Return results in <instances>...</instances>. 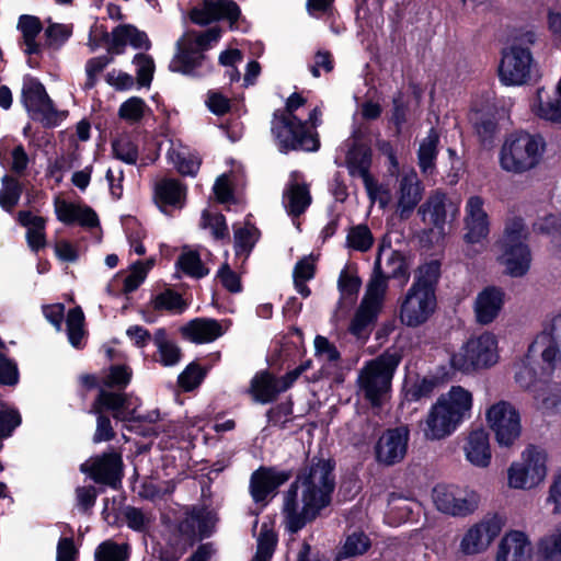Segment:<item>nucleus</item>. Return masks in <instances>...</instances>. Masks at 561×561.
Masks as SVG:
<instances>
[{"mask_svg": "<svg viewBox=\"0 0 561 561\" xmlns=\"http://www.w3.org/2000/svg\"><path fill=\"white\" fill-rule=\"evenodd\" d=\"M334 488V463L330 459L312 458L285 494L286 529L295 534L314 520L330 505Z\"/></svg>", "mask_w": 561, "mask_h": 561, "instance_id": "1", "label": "nucleus"}, {"mask_svg": "<svg viewBox=\"0 0 561 561\" xmlns=\"http://www.w3.org/2000/svg\"><path fill=\"white\" fill-rule=\"evenodd\" d=\"M472 393L461 386H453L431 407L424 420L423 434L428 440H440L471 416Z\"/></svg>", "mask_w": 561, "mask_h": 561, "instance_id": "2", "label": "nucleus"}, {"mask_svg": "<svg viewBox=\"0 0 561 561\" xmlns=\"http://www.w3.org/2000/svg\"><path fill=\"white\" fill-rule=\"evenodd\" d=\"M402 359L398 350H388L367 362L357 376V393L373 407H381L391 389L393 374Z\"/></svg>", "mask_w": 561, "mask_h": 561, "instance_id": "3", "label": "nucleus"}, {"mask_svg": "<svg viewBox=\"0 0 561 561\" xmlns=\"http://www.w3.org/2000/svg\"><path fill=\"white\" fill-rule=\"evenodd\" d=\"M528 230L522 218H512L506 222L502 239L497 242L499 263L504 272L512 277L524 276L531 262V254L526 239Z\"/></svg>", "mask_w": 561, "mask_h": 561, "instance_id": "4", "label": "nucleus"}, {"mask_svg": "<svg viewBox=\"0 0 561 561\" xmlns=\"http://www.w3.org/2000/svg\"><path fill=\"white\" fill-rule=\"evenodd\" d=\"M546 144L540 136L530 134L511 135L500 150L501 168L514 174L527 172L538 165Z\"/></svg>", "mask_w": 561, "mask_h": 561, "instance_id": "5", "label": "nucleus"}, {"mask_svg": "<svg viewBox=\"0 0 561 561\" xmlns=\"http://www.w3.org/2000/svg\"><path fill=\"white\" fill-rule=\"evenodd\" d=\"M548 455L545 449L529 445L518 461H513L507 469V485L514 490H533L539 486L548 473Z\"/></svg>", "mask_w": 561, "mask_h": 561, "instance_id": "6", "label": "nucleus"}, {"mask_svg": "<svg viewBox=\"0 0 561 561\" xmlns=\"http://www.w3.org/2000/svg\"><path fill=\"white\" fill-rule=\"evenodd\" d=\"M499 360L496 336L484 332L469 339L458 352L450 357V365L461 373H471L478 369L489 368Z\"/></svg>", "mask_w": 561, "mask_h": 561, "instance_id": "7", "label": "nucleus"}, {"mask_svg": "<svg viewBox=\"0 0 561 561\" xmlns=\"http://www.w3.org/2000/svg\"><path fill=\"white\" fill-rule=\"evenodd\" d=\"M219 27L205 32H186L176 43V55L170 62V69L175 72L190 73L204 59V51L209 49L220 38Z\"/></svg>", "mask_w": 561, "mask_h": 561, "instance_id": "8", "label": "nucleus"}, {"mask_svg": "<svg viewBox=\"0 0 561 561\" xmlns=\"http://www.w3.org/2000/svg\"><path fill=\"white\" fill-rule=\"evenodd\" d=\"M272 134L282 151L298 149L316 151L320 145L317 135L295 115L274 113Z\"/></svg>", "mask_w": 561, "mask_h": 561, "instance_id": "9", "label": "nucleus"}, {"mask_svg": "<svg viewBox=\"0 0 561 561\" xmlns=\"http://www.w3.org/2000/svg\"><path fill=\"white\" fill-rule=\"evenodd\" d=\"M485 421L496 444L511 448L522 435V417L517 408L505 400L494 402L485 410Z\"/></svg>", "mask_w": 561, "mask_h": 561, "instance_id": "10", "label": "nucleus"}, {"mask_svg": "<svg viewBox=\"0 0 561 561\" xmlns=\"http://www.w3.org/2000/svg\"><path fill=\"white\" fill-rule=\"evenodd\" d=\"M434 506L442 514L465 518L480 505V495L474 490L454 484H437L432 490Z\"/></svg>", "mask_w": 561, "mask_h": 561, "instance_id": "11", "label": "nucleus"}, {"mask_svg": "<svg viewBox=\"0 0 561 561\" xmlns=\"http://www.w3.org/2000/svg\"><path fill=\"white\" fill-rule=\"evenodd\" d=\"M505 519L499 514H489L472 524L462 535L459 551L465 556L484 553L501 534Z\"/></svg>", "mask_w": 561, "mask_h": 561, "instance_id": "12", "label": "nucleus"}, {"mask_svg": "<svg viewBox=\"0 0 561 561\" xmlns=\"http://www.w3.org/2000/svg\"><path fill=\"white\" fill-rule=\"evenodd\" d=\"M387 290L388 279L374 272L366 285V293L350 327V331L354 335L362 336L365 329L376 319L382 307Z\"/></svg>", "mask_w": 561, "mask_h": 561, "instance_id": "13", "label": "nucleus"}, {"mask_svg": "<svg viewBox=\"0 0 561 561\" xmlns=\"http://www.w3.org/2000/svg\"><path fill=\"white\" fill-rule=\"evenodd\" d=\"M530 353H539L542 370H561V312L545 322L541 332L530 345Z\"/></svg>", "mask_w": 561, "mask_h": 561, "instance_id": "14", "label": "nucleus"}, {"mask_svg": "<svg viewBox=\"0 0 561 561\" xmlns=\"http://www.w3.org/2000/svg\"><path fill=\"white\" fill-rule=\"evenodd\" d=\"M435 309V294L410 287L400 305V321L407 327L416 328L425 323Z\"/></svg>", "mask_w": 561, "mask_h": 561, "instance_id": "15", "label": "nucleus"}, {"mask_svg": "<svg viewBox=\"0 0 561 561\" xmlns=\"http://www.w3.org/2000/svg\"><path fill=\"white\" fill-rule=\"evenodd\" d=\"M533 57L528 48L513 45L503 51L499 67L500 80L505 85H522L530 78Z\"/></svg>", "mask_w": 561, "mask_h": 561, "instance_id": "16", "label": "nucleus"}, {"mask_svg": "<svg viewBox=\"0 0 561 561\" xmlns=\"http://www.w3.org/2000/svg\"><path fill=\"white\" fill-rule=\"evenodd\" d=\"M422 183L413 169L403 170L397 176L394 185L396 213L400 219L411 217L423 198Z\"/></svg>", "mask_w": 561, "mask_h": 561, "instance_id": "17", "label": "nucleus"}, {"mask_svg": "<svg viewBox=\"0 0 561 561\" xmlns=\"http://www.w3.org/2000/svg\"><path fill=\"white\" fill-rule=\"evenodd\" d=\"M22 98L26 110L34 119L46 125H54L57 122V111L41 82L34 79L25 80Z\"/></svg>", "mask_w": 561, "mask_h": 561, "instance_id": "18", "label": "nucleus"}, {"mask_svg": "<svg viewBox=\"0 0 561 561\" xmlns=\"http://www.w3.org/2000/svg\"><path fill=\"white\" fill-rule=\"evenodd\" d=\"M409 430L397 427L388 430L376 445V458L380 463L391 466L400 462L408 449Z\"/></svg>", "mask_w": 561, "mask_h": 561, "instance_id": "19", "label": "nucleus"}, {"mask_svg": "<svg viewBox=\"0 0 561 561\" xmlns=\"http://www.w3.org/2000/svg\"><path fill=\"white\" fill-rule=\"evenodd\" d=\"M465 239L469 243H478L489 234V217L484 209V201L478 195L468 198L465 206Z\"/></svg>", "mask_w": 561, "mask_h": 561, "instance_id": "20", "label": "nucleus"}, {"mask_svg": "<svg viewBox=\"0 0 561 561\" xmlns=\"http://www.w3.org/2000/svg\"><path fill=\"white\" fill-rule=\"evenodd\" d=\"M137 404L127 394L114 393L101 389L92 404L91 412L100 414L104 410L112 412L117 421L129 422L136 420Z\"/></svg>", "mask_w": 561, "mask_h": 561, "instance_id": "21", "label": "nucleus"}, {"mask_svg": "<svg viewBox=\"0 0 561 561\" xmlns=\"http://www.w3.org/2000/svg\"><path fill=\"white\" fill-rule=\"evenodd\" d=\"M466 460L473 467L488 468L492 460V449L488 432L482 428L470 430L461 446Z\"/></svg>", "mask_w": 561, "mask_h": 561, "instance_id": "22", "label": "nucleus"}, {"mask_svg": "<svg viewBox=\"0 0 561 561\" xmlns=\"http://www.w3.org/2000/svg\"><path fill=\"white\" fill-rule=\"evenodd\" d=\"M374 272L390 278H402L403 283L409 279V264L401 252L393 250L390 243L382 242L378 249V254L374 265Z\"/></svg>", "mask_w": 561, "mask_h": 561, "instance_id": "23", "label": "nucleus"}, {"mask_svg": "<svg viewBox=\"0 0 561 561\" xmlns=\"http://www.w3.org/2000/svg\"><path fill=\"white\" fill-rule=\"evenodd\" d=\"M294 382V374H286L280 378H275L268 373H261L252 379L250 391L255 401L268 403L275 400L280 392L289 389Z\"/></svg>", "mask_w": 561, "mask_h": 561, "instance_id": "24", "label": "nucleus"}, {"mask_svg": "<svg viewBox=\"0 0 561 561\" xmlns=\"http://www.w3.org/2000/svg\"><path fill=\"white\" fill-rule=\"evenodd\" d=\"M505 304V291L496 286L482 289L474 299L473 310L480 324L492 323L500 314Z\"/></svg>", "mask_w": 561, "mask_h": 561, "instance_id": "25", "label": "nucleus"}, {"mask_svg": "<svg viewBox=\"0 0 561 561\" xmlns=\"http://www.w3.org/2000/svg\"><path fill=\"white\" fill-rule=\"evenodd\" d=\"M419 213L422 214L424 221L428 218L431 224L442 227L448 219L454 220L458 216L459 201L437 192L421 206Z\"/></svg>", "mask_w": 561, "mask_h": 561, "instance_id": "26", "label": "nucleus"}, {"mask_svg": "<svg viewBox=\"0 0 561 561\" xmlns=\"http://www.w3.org/2000/svg\"><path fill=\"white\" fill-rule=\"evenodd\" d=\"M533 546L528 536L519 530L508 531L501 539L495 561H530Z\"/></svg>", "mask_w": 561, "mask_h": 561, "instance_id": "27", "label": "nucleus"}, {"mask_svg": "<svg viewBox=\"0 0 561 561\" xmlns=\"http://www.w3.org/2000/svg\"><path fill=\"white\" fill-rule=\"evenodd\" d=\"M239 13V8L233 0H204L192 10L191 19L194 23L202 25L220 19L234 22Z\"/></svg>", "mask_w": 561, "mask_h": 561, "instance_id": "28", "label": "nucleus"}, {"mask_svg": "<svg viewBox=\"0 0 561 561\" xmlns=\"http://www.w3.org/2000/svg\"><path fill=\"white\" fill-rule=\"evenodd\" d=\"M122 468L121 456L116 453L104 454L91 461V465L83 463L81 470L90 473L91 478L98 483L116 486L119 480Z\"/></svg>", "mask_w": 561, "mask_h": 561, "instance_id": "29", "label": "nucleus"}, {"mask_svg": "<svg viewBox=\"0 0 561 561\" xmlns=\"http://www.w3.org/2000/svg\"><path fill=\"white\" fill-rule=\"evenodd\" d=\"M127 45L135 49L146 50L151 47V43L145 32L131 24H121L111 33L108 51L115 55L123 54Z\"/></svg>", "mask_w": 561, "mask_h": 561, "instance_id": "30", "label": "nucleus"}, {"mask_svg": "<svg viewBox=\"0 0 561 561\" xmlns=\"http://www.w3.org/2000/svg\"><path fill=\"white\" fill-rule=\"evenodd\" d=\"M290 478V473L273 468H261L251 477V494L255 502L264 501L268 494L284 484Z\"/></svg>", "mask_w": 561, "mask_h": 561, "instance_id": "31", "label": "nucleus"}, {"mask_svg": "<svg viewBox=\"0 0 561 561\" xmlns=\"http://www.w3.org/2000/svg\"><path fill=\"white\" fill-rule=\"evenodd\" d=\"M311 199L309 185L301 182L296 172L293 173L283 194V202L288 214L291 216L301 215L311 204Z\"/></svg>", "mask_w": 561, "mask_h": 561, "instance_id": "32", "label": "nucleus"}, {"mask_svg": "<svg viewBox=\"0 0 561 561\" xmlns=\"http://www.w3.org/2000/svg\"><path fill=\"white\" fill-rule=\"evenodd\" d=\"M182 335L194 343H209L221 336L220 323L214 319H194L181 328Z\"/></svg>", "mask_w": 561, "mask_h": 561, "instance_id": "33", "label": "nucleus"}, {"mask_svg": "<svg viewBox=\"0 0 561 561\" xmlns=\"http://www.w3.org/2000/svg\"><path fill=\"white\" fill-rule=\"evenodd\" d=\"M55 211L57 218L65 224L78 222L89 228L98 225L96 214L85 206L57 199L55 202Z\"/></svg>", "mask_w": 561, "mask_h": 561, "instance_id": "34", "label": "nucleus"}, {"mask_svg": "<svg viewBox=\"0 0 561 561\" xmlns=\"http://www.w3.org/2000/svg\"><path fill=\"white\" fill-rule=\"evenodd\" d=\"M185 195V187L174 179H162L154 185V201L163 211L168 206L182 208Z\"/></svg>", "mask_w": 561, "mask_h": 561, "instance_id": "35", "label": "nucleus"}, {"mask_svg": "<svg viewBox=\"0 0 561 561\" xmlns=\"http://www.w3.org/2000/svg\"><path fill=\"white\" fill-rule=\"evenodd\" d=\"M538 354L539 353H530L529 348L525 358L516 364L515 381L524 389L536 390V386L539 382L540 377L545 374L551 373L542 370V365L540 366V371L535 367V356Z\"/></svg>", "mask_w": 561, "mask_h": 561, "instance_id": "36", "label": "nucleus"}, {"mask_svg": "<svg viewBox=\"0 0 561 561\" xmlns=\"http://www.w3.org/2000/svg\"><path fill=\"white\" fill-rule=\"evenodd\" d=\"M19 222L24 226L26 231V239L30 248L34 251L45 247V219L39 216L33 215L31 211H20L18 214Z\"/></svg>", "mask_w": 561, "mask_h": 561, "instance_id": "37", "label": "nucleus"}, {"mask_svg": "<svg viewBox=\"0 0 561 561\" xmlns=\"http://www.w3.org/2000/svg\"><path fill=\"white\" fill-rule=\"evenodd\" d=\"M215 522L216 519L210 512L193 511L182 523L181 530L191 537L204 538L210 535Z\"/></svg>", "mask_w": 561, "mask_h": 561, "instance_id": "38", "label": "nucleus"}, {"mask_svg": "<svg viewBox=\"0 0 561 561\" xmlns=\"http://www.w3.org/2000/svg\"><path fill=\"white\" fill-rule=\"evenodd\" d=\"M168 156L178 171L184 175H194L199 169L201 159L181 144L172 145Z\"/></svg>", "mask_w": 561, "mask_h": 561, "instance_id": "39", "label": "nucleus"}, {"mask_svg": "<svg viewBox=\"0 0 561 561\" xmlns=\"http://www.w3.org/2000/svg\"><path fill=\"white\" fill-rule=\"evenodd\" d=\"M539 561H561V523L538 541Z\"/></svg>", "mask_w": 561, "mask_h": 561, "instance_id": "40", "label": "nucleus"}, {"mask_svg": "<svg viewBox=\"0 0 561 561\" xmlns=\"http://www.w3.org/2000/svg\"><path fill=\"white\" fill-rule=\"evenodd\" d=\"M440 276V263L432 260L417 267L414 273L412 288L417 290H428L435 294V287Z\"/></svg>", "mask_w": 561, "mask_h": 561, "instance_id": "41", "label": "nucleus"}, {"mask_svg": "<svg viewBox=\"0 0 561 561\" xmlns=\"http://www.w3.org/2000/svg\"><path fill=\"white\" fill-rule=\"evenodd\" d=\"M18 27L22 33L23 44L25 46L24 53L27 55L38 54L41 46L36 42V37L43 28L38 18L33 15H22L19 19Z\"/></svg>", "mask_w": 561, "mask_h": 561, "instance_id": "42", "label": "nucleus"}, {"mask_svg": "<svg viewBox=\"0 0 561 561\" xmlns=\"http://www.w3.org/2000/svg\"><path fill=\"white\" fill-rule=\"evenodd\" d=\"M370 150L364 145L355 144L347 152L346 164L350 173L354 176L365 179L370 175Z\"/></svg>", "mask_w": 561, "mask_h": 561, "instance_id": "43", "label": "nucleus"}, {"mask_svg": "<svg viewBox=\"0 0 561 561\" xmlns=\"http://www.w3.org/2000/svg\"><path fill=\"white\" fill-rule=\"evenodd\" d=\"M153 342L158 350L157 360L159 363L163 366H174L180 362L181 350L174 342L168 339L163 329L156 331Z\"/></svg>", "mask_w": 561, "mask_h": 561, "instance_id": "44", "label": "nucleus"}, {"mask_svg": "<svg viewBox=\"0 0 561 561\" xmlns=\"http://www.w3.org/2000/svg\"><path fill=\"white\" fill-rule=\"evenodd\" d=\"M314 350L316 357L324 364L322 371L325 375H331L340 366V352L334 344L321 335L314 339Z\"/></svg>", "mask_w": 561, "mask_h": 561, "instance_id": "45", "label": "nucleus"}, {"mask_svg": "<svg viewBox=\"0 0 561 561\" xmlns=\"http://www.w3.org/2000/svg\"><path fill=\"white\" fill-rule=\"evenodd\" d=\"M438 141L439 136L437 131L432 128L420 145L417 154L419 165L424 174H432L435 169Z\"/></svg>", "mask_w": 561, "mask_h": 561, "instance_id": "46", "label": "nucleus"}, {"mask_svg": "<svg viewBox=\"0 0 561 561\" xmlns=\"http://www.w3.org/2000/svg\"><path fill=\"white\" fill-rule=\"evenodd\" d=\"M316 272L314 261L311 256L302 257L295 265L293 277L294 284L297 291L302 297H308L310 295V289L306 285V283L313 278Z\"/></svg>", "mask_w": 561, "mask_h": 561, "instance_id": "47", "label": "nucleus"}, {"mask_svg": "<svg viewBox=\"0 0 561 561\" xmlns=\"http://www.w3.org/2000/svg\"><path fill=\"white\" fill-rule=\"evenodd\" d=\"M537 408L543 412H552L561 404V383H547L536 389Z\"/></svg>", "mask_w": 561, "mask_h": 561, "instance_id": "48", "label": "nucleus"}, {"mask_svg": "<svg viewBox=\"0 0 561 561\" xmlns=\"http://www.w3.org/2000/svg\"><path fill=\"white\" fill-rule=\"evenodd\" d=\"M151 306L154 310H165L172 313H182L187 308V304L181 295L171 289L156 295L151 300Z\"/></svg>", "mask_w": 561, "mask_h": 561, "instance_id": "49", "label": "nucleus"}, {"mask_svg": "<svg viewBox=\"0 0 561 561\" xmlns=\"http://www.w3.org/2000/svg\"><path fill=\"white\" fill-rule=\"evenodd\" d=\"M83 323L84 314L79 307L69 310L67 314V333L69 342L77 348L81 346L84 336Z\"/></svg>", "mask_w": 561, "mask_h": 561, "instance_id": "50", "label": "nucleus"}, {"mask_svg": "<svg viewBox=\"0 0 561 561\" xmlns=\"http://www.w3.org/2000/svg\"><path fill=\"white\" fill-rule=\"evenodd\" d=\"M276 534L263 524L257 538V549L252 561H270L276 546Z\"/></svg>", "mask_w": 561, "mask_h": 561, "instance_id": "51", "label": "nucleus"}, {"mask_svg": "<svg viewBox=\"0 0 561 561\" xmlns=\"http://www.w3.org/2000/svg\"><path fill=\"white\" fill-rule=\"evenodd\" d=\"M95 558L98 561H127L128 545H118L112 540L104 541L98 547Z\"/></svg>", "mask_w": 561, "mask_h": 561, "instance_id": "52", "label": "nucleus"}, {"mask_svg": "<svg viewBox=\"0 0 561 561\" xmlns=\"http://www.w3.org/2000/svg\"><path fill=\"white\" fill-rule=\"evenodd\" d=\"M21 193L22 187L20 182L13 178L4 176L0 191V205L2 208L11 210L18 204Z\"/></svg>", "mask_w": 561, "mask_h": 561, "instance_id": "53", "label": "nucleus"}, {"mask_svg": "<svg viewBox=\"0 0 561 561\" xmlns=\"http://www.w3.org/2000/svg\"><path fill=\"white\" fill-rule=\"evenodd\" d=\"M147 110L148 108L144 100L134 96L128 99L121 105L118 110V115L122 119L130 124H134L139 122L144 117Z\"/></svg>", "mask_w": 561, "mask_h": 561, "instance_id": "54", "label": "nucleus"}, {"mask_svg": "<svg viewBox=\"0 0 561 561\" xmlns=\"http://www.w3.org/2000/svg\"><path fill=\"white\" fill-rule=\"evenodd\" d=\"M373 236L367 226L352 228L347 234V244L354 250L365 252L373 245Z\"/></svg>", "mask_w": 561, "mask_h": 561, "instance_id": "55", "label": "nucleus"}, {"mask_svg": "<svg viewBox=\"0 0 561 561\" xmlns=\"http://www.w3.org/2000/svg\"><path fill=\"white\" fill-rule=\"evenodd\" d=\"M136 66L137 81L140 85L148 87L154 72V61L151 56L137 54L133 60Z\"/></svg>", "mask_w": 561, "mask_h": 561, "instance_id": "56", "label": "nucleus"}, {"mask_svg": "<svg viewBox=\"0 0 561 561\" xmlns=\"http://www.w3.org/2000/svg\"><path fill=\"white\" fill-rule=\"evenodd\" d=\"M178 265L188 275L201 278L205 276L208 271L203 266L199 255L196 252L183 253L178 261Z\"/></svg>", "mask_w": 561, "mask_h": 561, "instance_id": "57", "label": "nucleus"}, {"mask_svg": "<svg viewBox=\"0 0 561 561\" xmlns=\"http://www.w3.org/2000/svg\"><path fill=\"white\" fill-rule=\"evenodd\" d=\"M114 156L126 163L134 164L138 158L136 145L127 137H122L113 142Z\"/></svg>", "mask_w": 561, "mask_h": 561, "instance_id": "58", "label": "nucleus"}, {"mask_svg": "<svg viewBox=\"0 0 561 561\" xmlns=\"http://www.w3.org/2000/svg\"><path fill=\"white\" fill-rule=\"evenodd\" d=\"M201 225L203 228H209L216 239H224L228 237V226L225 217L220 214H210L209 211L204 210Z\"/></svg>", "mask_w": 561, "mask_h": 561, "instance_id": "59", "label": "nucleus"}, {"mask_svg": "<svg viewBox=\"0 0 561 561\" xmlns=\"http://www.w3.org/2000/svg\"><path fill=\"white\" fill-rule=\"evenodd\" d=\"M255 232L249 227L234 229V248L237 255H247L255 243Z\"/></svg>", "mask_w": 561, "mask_h": 561, "instance_id": "60", "label": "nucleus"}, {"mask_svg": "<svg viewBox=\"0 0 561 561\" xmlns=\"http://www.w3.org/2000/svg\"><path fill=\"white\" fill-rule=\"evenodd\" d=\"M370 542L366 535L354 533L346 538L343 552L346 557L359 556L367 551Z\"/></svg>", "mask_w": 561, "mask_h": 561, "instance_id": "61", "label": "nucleus"}, {"mask_svg": "<svg viewBox=\"0 0 561 561\" xmlns=\"http://www.w3.org/2000/svg\"><path fill=\"white\" fill-rule=\"evenodd\" d=\"M204 378L202 368L196 364H190L179 376V385L185 391H191L199 386Z\"/></svg>", "mask_w": 561, "mask_h": 561, "instance_id": "62", "label": "nucleus"}, {"mask_svg": "<svg viewBox=\"0 0 561 561\" xmlns=\"http://www.w3.org/2000/svg\"><path fill=\"white\" fill-rule=\"evenodd\" d=\"M112 61L108 56H99L88 60L85 65L87 82L85 88L91 89L96 82V77Z\"/></svg>", "mask_w": 561, "mask_h": 561, "instance_id": "63", "label": "nucleus"}, {"mask_svg": "<svg viewBox=\"0 0 561 561\" xmlns=\"http://www.w3.org/2000/svg\"><path fill=\"white\" fill-rule=\"evenodd\" d=\"M131 371L125 366H113L104 380V385L111 388H124L130 381Z\"/></svg>", "mask_w": 561, "mask_h": 561, "instance_id": "64", "label": "nucleus"}]
</instances>
